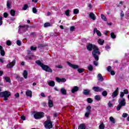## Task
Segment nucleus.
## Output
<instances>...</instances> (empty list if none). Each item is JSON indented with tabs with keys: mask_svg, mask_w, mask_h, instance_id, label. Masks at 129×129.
<instances>
[{
	"mask_svg": "<svg viewBox=\"0 0 129 129\" xmlns=\"http://www.w3.org/2000/svg\"><path fill=\"white\" fill-rule=\"evenodd\" d=\"M111 75L114 76L115 75V72L113 70H111Z\"/></svg>",
	"mask_w": 129,
	"mask_h": 129,
	"instance_id": "nucleus-58",
	"label": "nucleus"
},
{
	"mask_svg": "<svg viewBox=\"0 0 129 129\" xmlns=\"http://www.w3.org/2000/svg\"><path fill=\"white\" fill-rule=\"evenodd\" d=\"M98 79L99 81H100L101 82H102L103 81H104V78L102 75H101V74H100L98 75Z\"/></svg>",
	"mask_w": 129,
	"mask_h": 129,
	"instance_id": "nucleus-20",
	"label": "nucleus"
},
{
	"mask_svg": "<svg viewBox=\"0 0 129 129\" xmlns=\"http://www.w3.org/2000/svg\"><path fill=\"white\" fill-rule=\"evenodd\" d=\"M108 105L109 107H113V104L111 102H108Z\"/></svg>",
	"mask_w": 129,
	"mask_h": 129,
	"instance_id": "nucleus-53",
	"label": "nucleus"
},
{
	"mask_svg": "<svg viewBox=\"0 0 129 129\" xmlns=\"http://www.w3.org/2000/svg\"><path fill=\"white\" fill-rule=\"evenodd\" d=\"M101 17L104 21H107V18H106V16H105V15H104V14H101Z\"/></svg>",
	"mask_w": 129,
	"mask_h": 129,
	"instance_id": "nucleus-40",
	"label": "nucleus"
},
{
	"mask_svg": "<svg viewBox=\"0 0 129 129\" xmlns=\"http://www.w3.org/2000/svg\"><path fill=\"white\" fill-rule=\"evenodd\" d=\"M109 120L113 124H115L116 123L115 119L112 116L109 117Z\"/></svg>",
	"mask_w": 129,
	"mask_h": 129,
	"instance_id": "nucleus-26",
	"label": "nucleus"
},
{
	"mask_svg": "<svg viewBox=\"0 0 129 129\" xmlns=\"http://www.w3.org/2000/svg\"><path fill=\"white\" fill-rule=\"evenodd\" d=\"M10 14H11L12 16H15L16 11H15V10H11Z\"/></svg>",
	"mask_w": 129,
	"mask_h": 129,
	"instance_id": "nucleus-38",
	"label": "nucleus"
},
{
	"mask_svg": "<svg viewBox=\"0 0 129 129\" xmlns=\"http://www.w3.org/2000/svg\"><path fill=\"white\" fill-rule=\"evenodd\" d=\"M32 93H33L32 91H31V90H27L26 91V95L28 97H32Z\"/></svg>",
	"mask_w": 129,
	"mask_h": 129,
	"instance_id": "nucleus-15",
	"label": "nucleus"
},
{
	"mask_svg": "<svg viewBox=\"0 0 129 129\" xmlns=\"http://www.w3.org/2000/svg\"><path fill=\"white\" fill-rule=\"evenodd\" d=\"M4 79H5V80L6 81V82H7L8 83H11V80L7 76L4 77Z\"/></svg>",
	"mask_w": 129,
	"mask_h": 129,
	"instance_id": "nucleus-29",
	"label": "nucleus"
},
{
	"mask_svg": "<svg viewBox=\"0 0 129 129\" xmlns=\"http://www.w3.org/2000/svg\"><path fill=\"white\" fill-rule=\"evenodd\" d=\"M3 16H4V18H8L9 14H8V13H7V12H5V13H4Z\"/></svg>",
	"mask_w": 129,
	"mask_h": 129,
	"instance_id": "nucleus-51",
	"label": "nucleus"
},
{
	"mask_svg": "<svg viewBox=\"0 0 129 129\" xmlns=\"http://www.w3.org/2000/svg\"><path fill=\"white\" fill-rule=\"evenodd\" d=\"M40 95L42 96V97H46L44 93H41Z\"/></svg>",
	"mask_w": 129,
	"mask_h": 129,
	"instance_id": "nucleus-64",
	"label": "nucleus"
},
{
	"mask_svg": "<svg viewBox=\"0 0 129 129\" xmlns=\"http://www.w3.org/2000/svg\"><path fill=\"white\" fill-rule=\"evenodd\" d=\"M93 64L95 66H98V62L96 60L93 61Z\"/></svg>",
	"mask_w": 129,
	"mask_h": 129,
	"instance_id": "nucleus-57",
	"label": "nucleus"
},
{
	"mask_svg": "<svg viewBox=\"0 0 129 129\" xmlns=\"http://www.w3.org/2000/svg\"><path fill=\"white\" fill-rule=\"evenodd\" d=\"M102 91H103V92H102V96H103L104 97H106L108 94L107 91H106V90H105V91H103V90Z\"/></svg>",
	"mask_w": 129,
	"mask_h": 129,
	"instance_id": "nucleus-32",
	"label": "nucleus"
},
{
	"mask_svg": "<svg viewBox=\"0 0 129 129\" xmlns=\"http://www.w3.org/2000/svg\"><path fill=\"white\" fill-rule=\"evenodd\" d=\"M79 9H74V14H79Z\"/></svg>",
	"mask_w": 129,
	"mask_h": 129,
	"instance_id": "nucleus-49",
	"label": "nucleus"
},
{
	"mask_svg": "<svg viewBox=\"0 0 129 129\" xmlns=\"http://www.w3.org/2000/svg\"><path fill=\"white\" fill-rule=\"evenodd\" d=\"M88 69L89 71H93V66H92V65H91V64H89L88 66Z\"/></svg>",
	"mask_w": 129,
	"mask_h": 129,
	"instance_id": "nucleus-30",
	"label": "nucleus"
},
{
	"mask_svg": "<svg viewBox=\"0 0 129 129\" xmlns=\"http://www.w3.org/2000/svg\"><path fill=\"white\" fill-rule=\"evenodd\" d=\"M53 116H54V117H57L58 116V113H54L53 114Z\"/></svg>",
	"mask_w": 129,
	"mask_h": 129,
	"instance_id": "nucleus-62",
	"label": "nucleus"
},
{
	"mask_svg": "<svg viewBox=\"0 0 129 129\" xmlns=\"http://www.w3.org/2000/svg\"><path fill=\"white\" fill-rule=\"evenodd\" d=\"M78 129H86V126L85 124H84V123L80 124L78 127Z\"/></svg>",
	"mask_w": 129,
	"mask_h": 129,
	"instance_id": "nucleus-25",
	"label": "nucleus"
},
{
	"mask_svg": "<svg viewBox=\"0 0 129 129\" xmlns=\"http://www.w3.org/2000/svg\"><path fill=\"white\" fill-rule=\"evenodd\" d=\"M48 84L49 86H51V87H54V86H55L54 81H49V82L48 83Z\"/></svg>",
	"mask_w": 129,
	"mask_h": 129,
	"instance_id": "nucleus-27",
	"label": "nucleus"
},
{
	"mask_svg": "<svg viewBox=\"0 0 129 129\" xmlns=\"http://www.w3.org/2000/svg\"><path fill=\"white\" fill-rule=\"evenodd\" d=\"M30 49L32 51H35V50H37V47H34V46H31L30 47Z\"/></svg>",
	"mask_w": 129,
	"mask_h": 129,
	"instance_id": "nucleus-44",
	"label": "nucleus"
},
{
	"mask_svg": "<svg viewBox=\"0 0 129 129\" xmlns=\"http://www.w3.org/2000/svg\"><path fill=\"white\" fill-rule=\"evenodd\" d=\"M11 5H12L11 1L10 0H9L8 1H7V6L8 9H11Z\"/></svg>",
	"mask_w": 129,
	"mask_h": 129,
	"instance_id": "nucleus-24",
	"label": "nucleus"
},
{
	"mask_svg": "<svg viewBox=\"0 0 129 129\" xmlns=\"http://www.w3.org/2000/svg\"><path fill=\"white\" fill-rule=\"evenodd\" d=\"M95 100H97V101H100L101 98L100 95H96L95 96Z\"/></svg>",
	"mask_w": 129,
	"mask_h": 129,
	"instance_id": "nucleus-31",
	"label": "nucleus"
},
{
	"mask_svg": "<svg viewBox=\"0 0 129 129\" xmlns=\"http://www.w3.org/2000/svg\"><path fill=\"white\" fill-rule=\"evenodd\" d=\"M120 104H121V108H122L123 106H125L126 102H125V98H122V99H120Z\"/></svg>",
	"mask_w": 129,
	"mask_h": 129,
	"instance_id": "nucleus-16",
	"label": "nucleus"
},
{
	"mask_svg": "<svg viewBox=\"0 0 129 129\" xmlns=\"http://www.w3.org/2000/svg\"><path fill=\"white\" fill-rule=\"evenodd\" d=\"M56 79V81H57V82H58L59 83H60V82H66V79L65 78H59L58 77H56L55 78Z\"/></svg>",
	"mask_w": 129,
	"mask_h": 129,
	"instance_id": "nucleus-13",
	"label": "nucleus"
},
{
	"mask_svg": "<svg viewBox=\"0 0 129 129\" xmlns=\"http://www.w3.org/2000/svg\"><path fill=\"white\" fill-rule=\"evenodd\" d=\"M2 90L0 89V97L4 98V101H7L8 98L11 96V92L9 91H4V92H1Z\"/></svg>",
	"mask_w": 129,
	"mask_h": 129,
	"instance_id": "nucleus-3",
	"label": "nucleus"
},
{
	"mask_svg": "<svg viewBox=\"0 0 129 129\" xmlns=\"http://www.w3.org/2000/svg\"><path fill=\"white\" fill-rule=\"evenodd\" d=\"M89 17L91 19H92V20H93V21H95V20H96V17L95 14H94V13L93 12H91L90 13Z\"/></svg>",
	"mask_w": 129,
	"mask_h": 129,
	"instance_id": "nucleus-19",
	"label": "nucleus"
},
{
	"mask_svg": "<svg viewBox=\"0 0 129 129\" xmlns=\"http://www.w3.org/2000/svg\"><path fill=\"white\" fill-rule=\"evenodd\" d=\"M127 116H128V114L127 113H123L122 114V117H123L124 118H125Z\"/></svg>",
	"mask_w": 129,
	"mask_h": 129,
	"instance_id": "nucleus-55",
	"label": "nucleus"
},
{
	"mask_svg": "<svg viewBox=\"0 0 129 129\" xmlns=\"http://www.w3.org/2000/svg\"><path fill=\"white\" fill-rule=\"evenodd\" d=\"M6 54V52L5 51V50H3V47H2V49L1 50V55L2 56H5Z\"/></svg>",
	"mask_w": 129,
	"mask_h": 129,
	"instance_id": "nucleus-36",
	"label": "nucleus"
},
{
	"mask_svg": "<svg viewBox=\"0 0 129 129\" xmlns=\"http://www.w3.org/2000/svg\"><path fill=\"white\" fill-rule=\"evenodd\" d=\"M92 90L95 92H101V91L104 90V89L101 88V87H99V86H94L92 87Z\"/></svg>",
	"mask_w": 129,
	"mask_h": 129,
	"instance_id": "nucleus-7",
	"label": "nucleus"
},
{
	"mask_svg": "<svg viewBox=\"0 0 129 129\" xmlns=\"http://www.w3.org/2000/svg\"><path fill=\"white\" fill-rule=\"evenodd\" d=\"M29 8V6L27 4H25V5L24 6L23 9L24 11L27 10V9H28V8Z\"/></svg>",
	"mask_w": 129,
	"mask_h": 129,
	"instance_id": "nucleus-37",
	"label": "nucleus"
},
{
	"mask_svg": "<svg viewBox=\"0 0 129 129\" xmlns=\"http://www.w3.org/2000/svg\"><path fill=\"white\" fill-rule=\"evenodd\" d=\"M87 101L88 103H92V102H93V100L92 99V98H87Z\"/></svg>",
	"mask_w": 129,
	"mask_h": 129,
	"instance_id": "nucleus-35",
	"label": "nucleus"
},
{
	"mask_svg": "<svg viewBox=\"0 0 129 129\" xmlns=\"http://www.w3.org/2000/svg\"><path fill=\"white\" fill-rule=\"evenodd\" d=\"M45 27H49L51 26L50 23H45L44 25Z\"/></svg>",
	"mask_w": 129,
	"mask_h": 129,
	"instance_id": "nucleus-43",
	"label": "nucleus"
},
{
	"mask_svg": "<svg viewBox=\"0 0 129 129\" xmlns=\"http://www.w3.org/2000/svg\"><path fill=\"white\" fill-rule=\"evenodd\" d=\"M36 64L41 67L42 70H44L46 72H49V73H52V70L49 66L48 65H45V64H43V63H42L41 62L40 60H37L36 61Z\"/></svg>",
	"mask_w": 129,
	"mask_h": 129,
	"instance_id": "nucleus-2",
	"label": "nucleus"
},
{
	"mask_svg": "<svg viewBox=\"0 0 129 129\" xmlns=\"http://www.w3.org/2000/svg\"><path fill=\"white\" fill-rule=\"evenodd\" d=\"M97 33V35L99 36V37L101 36L102 35L101 34V32L99 31V30L97 29V28H94V32H95Z\"/></svg>",
	"mask_w": 129,
	"mask_h": 129,
	"instance_id": "nucleus-17",
	"label": "nucleus"
},
{
	"mask_svg": "<svg viewBox=\"0 0 129 129\" xmlns=\"http://www.w3.org/2000/svg\"><path fill=\"white\" fill-rule=\"evenodd\" d=\"M16 78L17 80H20V76H19V75H17Z\"/></svg>",
	"mask_w": 129,
	"mask_h": 129,
	"instance_id": "nucleus-63",
	"label": "nucleus"
},
{
	"mask_svg": "<svg viewBox=\"0 0 129 129\" xmlns=\"http://www.w3.org/2000/svg\"><path fill=\"white\" fill-rule=\"evenodd\" d=\"M79 87H78V86H74L73 87V89H72V93H74L75 92H77V91H79Z\"/></svg>",
	"mask_w": 129,
	"mask_h": 129,
	"instance_id": "nucleus-14",
	"label": "nucleus"
},
{
	"mask_svg": "<svg viewBox=\"0 0 129 129\" xmlns=\"http://www.w3.org/2000/svg\"><path fill=\"white\" fill-rule=\"evenodd\" d=\"M105 126L104 123H101L99 126V129H105Z\"/></svg>",
	"mask_w": 129,
	"mask_h": 129,
	"instance_id": "nucleus-33",
	"label": "nucleus"
},
{
	"mask_svg": "<svg viewBox=\"0 0 129 129\" xmlns=\"http://www.w3.org/2000/svg\"><path fill=\"white\" fill-rule=\"evenodd\" d=\"M45 113L44 112H37L34 115L35 119H41L44 117Z\"/></svg>",
	"mask_w": 129,
	"mask_h": 129,
	"instance_id": "nucleus-6",
	"label": "nucleus"
},
{
	"mask_svg": "<svg viewBox=\"0 0 129 129\" xmlns=\"http://www.w3.org/2000/svg\"><path fill=\"white\" fill-rule=\"evenodd\" d=\"M3 17L2 16H0V26L3 25Z\"/></svg>",
	"mask_w": 129,
	"mask_h": 129,
	"instance_id": "nucleus-52",
	"label": "nucleus"
},
{
	"mask_svg": "<svg viewBox=\"0 0 129 129\" xmlns=\"http://www.w3.org/2000/svg\"><path fill=\"white\" fill-rule=\"evenodd\" d=\"M110 48H111V47H110V46H109V45H106L105 46V49H106V50H110Z\"/></svg>",
	"mask_w": 129,
	"mask_h": 129,
	"instance_id": "nucleus-50",
	"label": "nucleus"
},
{
	"mask_svg": "<svg viewBox=\"0 0 129 129\" xmlns=\"http://www.w3.org/2000/svg\"><path fill=\"white\" fill-rule=\"evenodd\" d=\"M15 97L16 98H19L20 97V94L19 92L16 93L15 94Z\"/></svg>",
	"mask_w": 129,
	"mask_h": 129,
	"instance_id": "nucleus-56",
	"label": "nucleus"
},
{
	"mask_svg": "<svg viewBox=\"0 0 129 129\" xmlns=\"http://www.w3.org/2000/svg\"><path fill=\"white\" fill-rule=\"evenodd\" d=\"M6 44L7 45H8V46H11L12 45V42L11 41H10V40H8L6 41Z\"/></svg>",
	"mask_w": 129,
	"mask_h": 129,
	"instance_id": "nucleus-41",
	"label": "nucleus"
},
{
	"mask_svg": "<svg viewBox=\"0 0 129 129\" xmlns=\"http://www.w3.org/2000/svg\"><path fill=\"white\" fill-rule=\"evenodd\" d=\"M21 118L22 120H26V117L24 115H22V116H21Z\"/></svg>",
	"mask_w": 129,
	"mask_h": 129,
	"instance_id": "nucleus-60",
	"label": "nucleus"
},
{
	"mask_svg": "<svg viewBox=\"0 0 129 129\" xmlns=\"http://www.w3.org/2000/svg\"><path fill=\"white\" fill-rule=\"evenodd\" d=\"M110 36H111V38H112V39H115V38H116V36L115 34H114V33H113V32H112L110 33Z\"/></svg>",
	"mask_w": 129,
	"mask_h": 129,
	"instance_id": "nucleus-34",
	"label": "nucleus"
},
{
	"mask_svg": "<svg viewBox=\"0 0 129 129\" xmlns=\"http://www.w3.org/2000/svg\"><path fill=\"white\" fill-rule=\"evenodd\" d=\"M56 67V68L63 69V66H62V65H57Z\"/></svg>",
	"mask_w": 129,
	"mask_h": 129,
	"instance_id": "nucleus-59",
	"label": "nucleus"
},
{
	"mask_svg": "<svg viewBox=\"0 0 129 129\" xmlns=\"http://www.w3.org/2000/svg\"><path fill=\"white\" fill-rule=\"evenodd\" d=\"M19 28H23L22 30L23 31H24V32H26L27 31H28V28H29V25H20L19 26Z\"/></svg>",
	"mask_w": 129,
	"mask_h": 129,
	"instance_id": "nucleus-10",
	"label": "nucleus"
},
{
	"mask_svg": "<svg viewBox=\"0 0 129 129\" xmlns=\"http://www.w3.org/2000/svg\"><path fill=\"white\" fill-rule=\"evenodd\" d=\"M17 45H18V46H21L22 44L21 41H20V40H18L17 41Z\"/></svg>",
	"mask_w": 129,
	"mask_h": 129,
	"instance_id": "nucleus-48",
	"label": "nucleus"
},
{
	"mask_svg": "<svg viewBox=\"0 0 129 129\" xmlns=\"http://www.w3.org/2000/svg\"><path fill=\"white\" fill-rule=\"evenodd\" d=\"M83 93L86 95H90L91 94V90L90 89H84L83 91Z\"/></svg>",
	"mask_w": 129,
	"mask_h": 129,
	"instance_id": "nucleus-12",
	"label": "nucleus"
},
{
	"mask_svg": "<svg viewBox=\"0 0 129 129\" xmlns=\"http://www.w3.org/2000/svg\"><path fill=\"white\" fill-rule=\"evenodd\" d=\"M68 65L73 68V69H78V72L79 73H83L84 71V69L83 68H79V65H76L75 64H72L71 62L68 61L67 62Z\"/></svg>",
	"mask_w": 129,
	"mask_h": 129,
	"instance_id": "nucleus-5",
	"label": "nucleus"
},
{
	"mask_svg": "<svg viewBox=\"0 0 129 129\" xmlns=\"http://www.w3.org/2000/svg\"><path fill=\"white\" fill-rule=\"evenodd\" d=\"M105 42L104 40H102V39H99L98 40V43L100 44V45H103L104 43Z\"/></svg>",
	"mask_w": 129,
	"mask_h": 129,
	"instance_id": "nucleus-28",
	"label": "nucleus"
},
{
	"mask_svg": "<svg viewBox=\"0 0 129 129\" xmlns=\"http://www.w3.org/2000/svg\"><path fill=\"white\" fill-rule=\"evenodd\" d=\"M48 106L50 108H51L52 107H53L54 104L52 100L49 99L48 102Z\"/></svg>",
	"mask_w": 129,
	"mask_h": 129,
	"instance_id": "nucleus-18",
	"label": "nucleus"
},
{
	"mask_svg": "<svg viewBox=\"0 0 129 129\" xmlns=\"http://www.w3.org/2000/svg\"><path fill=\"white\" fill-rule=\"evenodd\" d=\"M111 69H112V67L111 66H108L107 68V70L108 72H111Z\"/></svg>",
	"mask_w": 129,
	"mask_h": 129,
	"instance_id": "nucleus-47",
	"label": "nucleus"
},
{
	"mask_svg": "<svg viewBox=\"0 0 129 129\" xmlns=\"http://www.w3.org/2000/svg\"><path fill=\"white\" fill-rule=\"evenodd\" d=\"M124 14L123 11H121V14H120L121 18H123V17H124Z\"/></svg>",
	"mask_w": 129,
	"mask_h": 129,
	"instance_id": "nucleus-61",
	"label": "nucleus"
},
{
	"mask_svg": "<svg viewBox=\"0 0 129 129\" xmlns=\"http://www.w3.org/2000/svg\"><path fill=\"white\" fill-rule=\"evenodd\" d=\"M125 94H128V90H127V89H125L124 90V95Z\"/></svg>",
	"mask_w": 129,
	"mask_h": 129,
	"instance_id": "nucleus-54",
	"label": "nucleus"
},
{
	"mask_svg": "<svg viewBox=\"0 0 129 129\" xmlns=\"http://www.w3.org/2000/svg\"><path fill=\"white\" fill-rule=\"evenodd\" d=\"M91 108H92L91 106L90 105H88V106H87L86 108L87 112H86L85 114V116L87 118H89L90 114H91Z\"/></svg>",
	"mask_w": 129,
	"mask_h": 129,
	"instance_id": "nucleus-8",
	"label": "nucleus"
},
{
	"mask_svg": "<svg viewBox=\"0 0 129 129\" xmlns=\"http://www.w3.org/2000/svg\"><path fill=\"white\" fill-rule=\"evenodd\" d=\"M60 92L62 95H66L67 94V91L66 89H64V88H61Z\"/></svg>",
	"mask_w": 129,
	"mask_h": 129,
	"instance_id": "nucleus-22",
	"label": "nucleus"
},
{
	"mask_svg": "<svg viewBox=\"0 0 129 129\" xmlns=\"http://www.w3.org/2000/svg\"><path fill=\"white\" fill-rule=\"evenodd\" d=\"M118 102L119 103V104L117 106L116 109L117 111H119L121 108L120 99H118Z\"/></svg>",
	"mask_w": 129,
	"mask_h": 129,
	"instance_id": "nucleus-21",
	"label": "nucleus"
},
{
	"mask_svg": "<svg viewBox=\"0 0 129 129\" xmlns=\"http://www.w3.org/2000/svg\"><path fill=\"white\" fill-rule=\"evenodd\" d=\"M65 14L67 16H70V10H66V11H65Z\"/></svg>",
	"mask_w": 129,
	"mask_h": 129,
	"instance_id": "nucleus-45",
	"label": "nucleus"
},
{
	"mask_svg": "<svg viewBox=\"0 0 129 129\" xmlns=\"http://www.w3.org/2000/svg\"><path fill=\"white\" fill-rule=\"evenodd\" d=\"M87 49L88 51H92V55L93 57H94V59L97 61H98L99 60V55H100L101 52L99 50V48L96 45H95L94 44H92L91 43H88V44H87Z\"/></svg>",
	"mask_w": 129,
	"mask_h": 129,
	"instance_id": "nucleus-1",
	"label": "nucleus"
},
{
	"mask_svg": "<svg viewBox=\"0 0 129 129\" xmlns=\"http://www.w3.org/2000/svg\"><path fill=\"white\" fill-rule=\"evenodd\" d=\"M124 96V91L123 90V92H120V98H123Z\"/></svg>",
	"mask_w": 129,
	"mask_h": 129,
	"instance_id": "nucleus-39",
	"label": "nucleus"
},
{
	"mask_svg": "<svg viewBox=\"0 0 129 129\" xmlns=\"http://www.w3.org/2000/svg\"><path fill=\"white\" fill-rule=\"evenodd\" d=\"M47 120L44 122V127L46 129H51L53 128V123L50 120V116H47Z\"/></svg>",
	"mask_w": 129,
	"mask_h": 129,
	"instance_id": "nucleus-4",
	"label": "nucleus"
},
{
	"mask_svg": "<svg viewBox=\"0 0 129 129\" xmlns=\"http://www.w3.org/2000/svg\"><path fill=\"white\" fill-rule=\"evenodd\" d=\"M28 72L27 70H24L23 75L25 79H27L28 78Z\"/></svg>",
	"mask_w": 129,
	"mask_h": 129,
	"instance_id": "nucleus-23",
	"label": "nucleus"
},
{
	"mask_svg": "<svg viewBox=\"0 0 129 129\" xmlns=\"http://www.w3.org/2000/svg\"><path fill=\"white\" fill-rule=\"evenodd\" d=\"M118 90H119V88H118V87H117V88H116L115 91H114V92H113V93L112 94V98H115V97H117V96H118Z\"/></svg>",
	"mask_w": 129,
	"mask_h": 129,
	"instance_id": "nucleus-11",
	"label": "nucleus"
},
{
	"mask_svg": "<svg viewBox=\"0 0 129 129\" xmlns=\"http://www.w3.org/2000/svg\"><path fill=\"white\" fill-rule=\"evenodd\" d=\"M37 9L35 7H33V8L32 9V12L33 13L36 14L37 12Z\"/></svg>",
	"mask_w": 129,
	"mask_h": 129,
	"instance_id": "nucleus-46",
	"label": "nucleus"
},
{
	"mask_svg": "<svg viewBox=\"0 0 129 129\" xmlns=\"http://www.w3.org/2000/svg\"><path fill=\"white\" fill-rule=\"evenodd\" d=\"M76 28H75V26H72L71 27H70V31L71 32H74V31H75Z\"/></svg>",
	"mask_w": 129,
	"mask_h": 129,
	"instance_id": "nucleus-42",
	"label": "nucleus"
},
{
	"mask_svg": "<svg viewBox=\"0 0 129 129\" xmlns=\"http://www.w3.org/2000/svg\"><path fill=\"white\" fill-rule=\"evenodd\" d=\"M16 62V59H14L12 61V62H10L8 64H7L6 66L7 68H8V69H11L14 67V66H15Z\"/></svg>",
	"mask_w": 129,
	"mask_h": 129,
	"instance_id": "nucleus-9",
	"label": "nucleus"
}]
</instances>
